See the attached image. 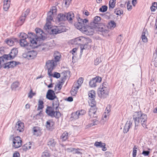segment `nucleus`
<instances>
[{
	"label": "nucleus",
	"instance_id": "f257e3e1",
	"mask_svg": "<svg viewBox=\"0 0 157 157\" xmlns=\"http://www.w3.org/2000/svg\"><path fill=\"white\" fill-rule=\"evenodd\" d=\"M35 30L36 33V36L33 33L29 34V38L30 42V46L32 48L40 46V49L42 50L47 49V45L42 42V41L46 38V35L40 28H36Z\"/></svg>",
	"mask_w": 157,
	"mask_h": 157
},
{
	"label": "nucleus",
	"instance_id": "f03ea898",
	"mask_svg": "<svg viewBox=\"0 0 157 157\" xmlns=\"http://www.w3.org/2000/svg\"><path fill=\"white\" fill-rule=\"evenodd\" d=\"M133 119L135 124V129H136V127L139 125L140 123L144 127H146L147 117L146 114H142L140 112H136L133 115Z\"/></svg>",
	"mask_w": 157,
	"mask_h": 157
},
{
	"label": "nucleus",
	"instance_id": "7ed1b4c3",
	"mask_svg": "<svg viewBox=\"0 0 157 157\" xmlns=\"http://www.w3.org/2000/svg\"><path fill=\"white\" fill-rule=\"evenodd\" d=\"M75 27L84 33L87 34L88 33V21L86 19H83L80 17L78 19V22L74 24Z\"/></svg>",
	"mask_w": 157,
	"mask_h": 157
},
{
	"label": "nucleus",
	"instance_id": "20e7f679",
	"mask_svg": "<svg viewBox=\"0 0 157 157\" xmlns=\"http://www.w3.org/2000/svg\"><path fill=\"white\" fill-rule=\"evenodd\" d=\"M109 88L108 84L106 82H103L100 85L99 88L98 94L101 98H105L108 95Z\"/></svg>",
	"mask_w": 157,
	"mask_h": 157
},
{
	"label": "nucleus",
	"instance_id": "39448f33",
	"mask_svg": "<svg viewBox=\"0 0 157 157\" xmlns=\"http://www.w3.org/2000/svg\"><path fill=\"white\" fill-rule=\"evenodd\" d=\"M101 20V17L99 16H96L94 17V21L91 23L90 26H89V35H93L94 33V29H96L98 22Z\"/></svg>",
	"mask_w": 157,
	"mask_h": 157
},
{
	"label": "nucleus",
	"instance_id": "423d86ee",
	"mask_svg": "<svg viewBox=\"0 0 157 157\" xmlns=\"http://www.w3.org/2000/svg\"><path fill=\"white\" fill-rule=\"evenodd\" d=\"M54 108L50 106H48L46 109V113L48 115L52 117L59 118L60 117V113L59 112L54 111Z\"/></svg>",
	"mask_w": 157,
	"mask_h": 157
},
{
	"label": "nucleus",
	"instance_id": "0eeeda50",
	"mask_svg": "<svg viewBox=\"0 0 157 157\" xmlns=\"http://www.w3.org/2000/svg\"><path fill=\"white\" fill-rule=\"evenodd\" d=\"M57 65V63L54 60H48L46 63V66L48 69V74L51 75V71Z\"/></svg>",
	"mask_w": 157,
	"mask_h": 157
},
{
	"label": "nucleus",
	"instance_id": "6e6552de",
	"mask_svg": "<svg viewBox=\"0 0 157 157\" xmlns=\"http://www.w3.org/2000/svg\"><path fill=\"white\" fill-rule=\"evenodd\" d=\"M18 53V50L17 48H13L11 50L9 54L4 55L3 56L5 60H10L13 59L17 55Z\"/></svg>",
	"mask_w": 157,
	"mask_h": 157
},
{
	"label": "nucleus",
	"instance_id": "1a4fd4ad",
	"mask_svg": "<svg viewBox=\"0 0 157 157\" xmlns=\"http://www.w3.org/2000/svg\"><path fill=\"white\" fill-rule=\"evenodd\" d=\"M37 55V52L35 51H31L28 52L23 55V56L25 58L29 59H31L35 58Z\"/></svg>",
	"mask_w": 157,
	"mask_h": 157
},
{
	"label": "nucleus",
	"instance_id": "9d476101",
	"mask_svg": "<svg viewBox=\"0 0 157 157\" xmlns=\"http://www.w3.org/2000/svg\"><path fill=\"white\" fill-rule=\"evenodd\" d=\"M12 146L15 148H18L22 145V141L21 138L18 136L14 137L13 141Z\"/></svg>",
	"mask_w": 157,
	"mask_h": 157
},
{
	"label": "nucleus",
	"instance_id": "9b49d317",
	"mask_svg": "<svg viewBox=\"0 0 157 157\" xmlns=\"http://www.w3.org/2000/svg\"><path fill=\"white\" fill-rule=\"evenodd\" d=\"M88 39L81 36L76 38L72 40V43L75 44H81L82 42L88 43Z\"/></svg>",
	"mask_w": 157,
	"mask_h": 157
},
{
	"label": "nucleus",
	"instance_id": "f8f14e48",
	"mask_svg": "<svg viewBox=\"0 0 157 157\" xmlns=\"http://www.w3.org/2000/svg\"><path fill=\"white\" fill-rule=\"evenodd\" d=\"M102 80L101 77L98 76L93 78L89 82V84L91 87H95L97 86V84L100 83Z\"/></svg>",
	"mask_w": 157,
	"mask_h": 157
},
{
	"label": "nucleus",
	"instance_id": "ddd939ff",
	"mask_svg": "<svg viewBox=\"0 0 157 157\" xmlns=\"http://www.w3.org/2000/svg\"><path fill=\"white\" fill-rule=\"evenodd\" d=\"M96 103L94 104L92 103H89L90 108H89L90 109L89 110V115L91 117H94V115L95 114L97 111V109L95 106Z\"/></svg>",
	"mask_w": 157,
	"mask_h": 157
},
{
	"label": "nucleus",
	"instance_id": "4468645a",
	"mask_svg": "<svg viewBox=\"0 0 157 157\" xmlns=\"http://www.w3.org/2000/svg\"><path fill=\"white\" fill-rule=\"evenodd\" d=\"M53 33L56 34L66 31V29L65 27L59 26L56 27V28L52 29Z\"/></svg>",
	"mask_w": 157,
	"mask_h": 157
},
{
	"label": "nucleus",
	"instance_id": "2eb2a0df",
	"mask_svg": "<svg viewBox=\"0 0 157 157\" xmlns=\"http://www.w3.org/2000/svg\"><path fill=\"white\" fill-rule=\"evenodd\" d=\"M46 98L50 100H53L56 98L55 95L54 91L51 90H48L47 95Z\"/></svg>",
	"mask_w": 157,
	"mask_h": 157
},
{
	"label": "nucleus",
	"instance_id": "dca6fc26",
	"mask_svg": "<svg viewBox=\"0 0 157 157\" xmlns=\"http://www.w3.org/2000/svg\"><path fill=\"white\" fill-rule=\"evenodd\" d=\"M24 124L21 121H19L17 123L16 125V129L19 132H22L24 131Z\"/></svg>",
	"mask_w": 157,
	"mask_h": 157
},
{
	"label": "nucleus",
	"instance_id": "f3484780",
	"mask_svg": "<svg viewBox=\"0 0 157 157\" xmlns=\"http://www.w3.org/2000/svg\"><path fill=\"white\" fill-rule=\"evenodd\" d=\"M132 121H127L124 128L123 132L124 133H126L129 131V129L132 126Z\"/></svg>",
	"mask_w": 157,
	"mask_h": 157
},
{
	"label": "nucleus",
	"instance_id": "a211bd4d",
	"mask_svg": "<svg viewBox=\"0 0 157 157\" xmlns=\"http://www.w3.org/2000/svg\"><path fill=\"white\" fill-rule=\"evenodd\" d=\"M95 91L94 90H91L89 92V98H91V99H90V100L91 101V103H92L94 104L96 103L95 100Z\"/></svg>",
	"mask_w": 157,
	"mask_h": 157
},
{
	"label": "nucleus",
	"instance_id": "6ab92c4d",
	"mask_svg": "<svg viewBox=\"0 0 157 157\" xmlns=\"http://www.w3.org/2000/svg\"><path fill=\"white\" fill-rule=\"evenodd\" d=\"M41 129L38 127H34L33 128V135L36 136H40L41 134Z\"/></svg>",
	"mask_w": 157,
	"mask_h": 157
},
{
	"label": "nucleus",
	"instance_id": "aec40b11",
	"mask_svg": "<svg viewBox=\"0 0 157 157\" xmlns=\"http://www.w3.org/2000/svg\"><path fill=\"white\" fill-rule=\"evenodd\" d=\"M94 145L97 147L102 148V150L103 151H105L107 149L105 147V144L101 142H96L94 143Z\"/></svg>",
	"mask_w": 157,
	"mask_h": 157
},
{
	"label": "nucleus",
	"instance_id": "412c9836",
	"mask_svg": "<svg viewBox=\"0 0 157 157\" xmlns=\"http://www.w3.org/2000/svg\"><path fill=\"white\" fill-rule=\"evenodd\" d=\"M29 12V10H27L26 11L23 13L22 16L19 19V21L21 22V24L22 25L24 22L26 16L28 15V13Z\"/></svg>",
	"mask_w": 157,
	"mask_h": 157
},
{
	"label": "nucleus",
	"instance_id": "4be33fe9",
	"mask_svg": "<svg viewBox=\"0 0 157 157\" xmlns=\"http://www.w3.org/2000/svg\"><path fill=\"white\" fill-rule=\"evenodd\" d=\"M54 122L52 120H48L46 122V126L47 129H50L53 126Z\"/></svg>",
	"mask_w": 157,
	"mask_h": 157
},
{
	"label": "nucleus",
	"instance_id": "5701e85b",
	"mask_svg": "<svg viewBox=\"0 0 157 157\" xmlns=\"http://www.w3.org/2000/svg\"><path fill=\"white\" fill-rule=\"evenodd\" d=\"M54 58L53 60L57 63V62L59 61L60 60L61 57V55L58 52H56L54 54Z\"/></svg>",
	"mask_w": 157,
	"mask_h": 157
},
{
	"label": "nucleus",
	"instance_id": "b1692460",
	"mask_svg": "<svg viewBox=\"0 0 157 157\" xmlns=\"http://www.w3.org/2000/svg\"><path fill=\"white\" fill-rule=\"evenodd\" d=\"M83 79L82 77H80L77 81V82L75 83L74 85L78 87L79 88L83 82Z\"/></svg>",
	"mask_w": 157,
	"mask_h": 157
},
{
	"label": "nucleus",
	"instance_id": "393cba45",
	"mask_svg": "<svg viewBox=\"0 0 157 157\" xmlns=\"http://www.w3.org/2000/svg\"><path fill=\"white\" fill-rule=\"evenodd\" d=\"M57 18L59 21H65L67 20L66 13L64 14H59L58 15Z\"/></svg>",
	"mask_w": 157,
	"mask_h": 157
},
{
	"label": "nucleus",
	"instance_id": "a878e982",
	"mask_svg": "<svg viewBox=\"0 0 157 157\" xmlns=\"http://www.w3.org/2000/svg\"><path fill=\"white\" fill-rule=\"evenodd\" d=\"M67 19L69 21H71L74 18V15L72 12H71L66 13Z\"/></svg>",
	"mask_w": 157,
	"mask_h": 157
},
{
	"label": "nucleus",
	"instance_id": "bb28decb",
	"mask_svg": "<svg viewBox=\"0 0 157 157\" xmlns=\"http://www.w3.org/2000/svg\"><path fill=\"white\" fill-rule=\"evenodd\" d=\"M79 88L78 87L73 85V87L71 91V93L73 96H75L77 94L78 90Z\"/></svg>",
	"mask_w": 157,
	"mask_h": 157
},
{
	"label": "nucleus",
	"instance_id": "cd10ccee",
	"mask_svg": "<svg viewBox=\"0 0 157 157\" xmlns=\"http://www.w3.org/2000/svg\"><path fill=\"white\" fill-rule=\"evenodd\" d=\"M19 43L21 47H24L28 46L29 44L26 39H20Z\"/></svg>",
	"mask_w": 157,
	"mask_h": 157
},
{
	"label": "nucleus",
	"instance_id": "c85d7f7f",
	"mask_svg": "<svg viewBox=\"0 0 157 157\" xmlns=\"http://www.w3.org/2000/svg\"><path fill=\"white\" fill-rule=\"evenodd\" d=\"M80 150L79 149H75L73 148H70L67 149V151L68 152H73L74 153H79Z\"/></svg>",
	"mask_w": 157,
	"mask_h": 157
},
{
	"label": "nucleus",
	"instance_id": "c756f323",
	"mask_svg": "<svg viewBox=\"0 0 157 157\" xmlns=\"http://www.w3.org/2000/svg\"><path fill=\"white\" fill-rule=\"evenodd\" d=\"M54 100L52 103L53 108L57 109L59 105V103L58 98H56L55 99H54Z\"/></svg>",
	"mask_w": 157,
	"mask_h": 157
},
{
	"label": "nucleus",
	"instance_id": "7c9ffc66",
	"mask_svg": "<svg viewBox=\"0 0 157 157\" xmlns=\"http://www.w3.org/2000/svg\"><path fill=\"white\" fill-rule=\"evenodd\" d=\"M90 121L92 122H90V123L89 124V127L97 125L99 123L98 121L96 119L93 120H90Z\"/></svg>",
	"mask_w": 157,
	"mask_h": 157
},
{
	"label": "nucleus",
	"instance_id": "2f4dec72",
	"mask_svg": "<svg viewBox=\"0 0 157 157\" xmlns=\"http://www.w3.org/2000/svg\"><path fill=\"white\" fill-rule=\"evenodd\" d=\"M116 0H110L109 2V9H113L115 6L116 1Z\"/></svg>",
	"mask_w": 157,
	"mask_h": 157
},
{
	"label": "nucleus",
	"instance_id": "473e14b6",
	"mask_svg": "<svg viewBox=\"0 0 157 157\" xmlns=\"http://www.w3.org/2000/svg\"><path fill=\"white\" fill-rule=\"evenodd\" d=\"M68 138V134L67 132H64L61 136V139L62 140V141L66 140Z\"/></svg>",
	"mask_w": 157,
	"mask_h": 157
},
{
	"label": "nucleus",
	"instance_id": "72a5a7b5",
	"mask_svg": "<svg viewBox=\"0 0 157 157\" xmlns=\"http://www.w3.org/2000/svg\"><path fill=\"white\" fill-rule=\"evenodd\" d=\"M116 26V24L113 21H111L108 24V27L111 29H113Z\"/></svg>",
	"mask_w": 157,
	"mask_h": 157
},
{
	"label": "nucleus",
	"instance_id": "f704fd0d",
	"mask_svg": "<svg viewBox=\"0 0 157 157\" xmlns=\"http://www.w3.org/2000/svg\"><path fill=\"white\" fill-rule=\"evenodd\" d=\"M20 39H26L29 37V35L28 36L25 33H21L19 36Z\"/></svg>",
	"mask_w": 157,
	"mask_h": 157
},
{
	"label": "nucleus",
	"instance_id": "c9c22d12",
	"mask_svg": "<svg viewBox=\"0 0 157 157\" xmlns=\"http://www.w3.org/2000/svg\"><path fill=\"white\" fill-rule=\"evenodd\" d=\"M56 144V142L53 139H50L48 142V145L50 147H54Z\"/></svg>",
	"mask_w": 157,
	"mask_h": 157
},
{
	"label": "nucleus",
	"instance_id": "e433bc0d",
	"mask_svg": "<svg viewBox=\"0 0 157 157\" xmlns=\"http://www.w3.org/2000/svg\"><path fill=\"white\" fill-rule=\"evenodd\" d=\"M19 85V83L18 82H13L11 86L12 89L13 90H15L18 87Z\"/></svg>",
	"mask_w": 157,
	"mask_h": 157
},
{
	"label": "nucleus",
	"instance_id": "4c0bfd02",
	"mask_svg": "<svg viewBox=\"0 0 157 157\" xmlns=\"http://www.w3.org/2000/svg\"><path fill=\"white\" fill-rule=\"evenodd\" d=\"M157 9V3L154 2L152 3V6L150 7V9L152 12H154Z\"/></svg>",
	"mask_w": 157,
	"mask_h": 157
},
{
	"label": "nucleus",
	"instance_id": "58836bf2",
	"mask_svg": "<svg viewBox=\"0 0 157 157\" xmlns=\"http://www.w3.org/2000/svg\"><path fill=\"white\" fill-rule=\"evenodd\" d=\"M5 42L10 46H12L14 44L13 40L11 39H7L5 40Z\"/></svg>",
	"mask_w": 157,
	"mask_h": 157
},
{
	"label": "nucleus",
	"instance_id": "ea45409f",
	"mask_svg": "<svg viewBox=\"0 0 157 157\" xmlns=\"http://www.w3.org/2000/svg\"><path fill=\"white\" fill-rule=\"evenodd\" d=\"M63 85V82H59V83L55 86V90L58 89V90H60L62 88V86Z\"/></svg>",
	"mask_w": 157,
	"mask_h": 157
},
{
	"label": "nucleus",
	"instance_id": "a19ab883",
	"mask_svg": "<svg viewBox=\"0 0 157 157\" xmlns=\"http://www.w3.org/2000/svg\"><path fill=\"white\" fill-rule=\"evenodd\" d=\"M43 104L44 102L40 100L39 101L37 108L38 110L44 108Z\"/></svg>",
	"mask_w": 157,
	"mask_h": 157
},
{
	"label": "nucleus",
	"instance_id": "79ce46f5",
	"mask_svg": "<svg viewBox=\"0 0 157 157\" xmlns=\"http://www.w3.org/2000/svg\"><path fill=\"white\" fill-rule=\"evenodd\" d=\"M7 60H5V62L3 63V65H5L4 68H9L12 67L11 66V64H10V62L6 63Z\"/></svg>",
	"mask_w": 157,
	"mask_h": 157
},
{
	"label": "nucleus",
	"instance_id": "37998d69",
	"mask_svg": "<svg viewBox=\"0 0 157 157\" xmlns=\"http://www.w3.org/2000/svg\"><path fill=\"white\" fill-rule=\"evenodd\" d=\"M54 15L52 14L51 12H49L48 13L47 17L46 19L47 21H52L53 20V17Z\"/></svg>",
	"mask_w": 157,
	"mask_h": 157
},
{
	"label": "nucleus",
	"instance_id": "c03bdc74",
	"mask_svg": "<svg viewBox=\"0 0 157 157\" xmlns=\"http://www.w3.org/2000/svg\"><path fill=\"white\" fill-rule=\"evenodd\" d=\"M10 3L4 2L3 9L5 11H7L10 7Z\"/></svg>",
	"mask_w": 157,
	"mask_h": 157
},
{
	"label": "nucleus",
	"instance_id": "a18cd8bd",
	"mask_svg": "<svg viewBox=\"0 0 157 157\" xmlns=\"http://www.w3.org/2000/svg\"><path fill=\"white\" fill-rule=\"evenodd\" d=\"M52 71H51V75H48L49 76H52L53 77L56 78H58L60 77V75L59 73L58 72H55L54 74H52Z\"/></svg>",
	"mask_w": 157,
	"mask_h": 157
},
{
	"label": "nucleus",
	"instance_id": "49530a36",
	"mask_svg": "<svg viewBox=\"0 0 157 157\" xmlns=\"http://www.w3.org/2000/svg\"><path fill=\"white\" fill-rule=\"evenodd\" d=\"M46 23L45 25V27L46 29H49L51 28V21H47L46 20Z\"/></svg>",
	"mask_w": 157,
	"mask_h": 157
},
{
	"label": "nucleus",
	"instance_id": "de8ad7c7",
	"mask_svg": "<svg viewBox=\"0 0 157 157\" xmlns=\"http://www.w3.org/2000/svg\"><path fill=\"white\" fill-rule=\"evenodd\" d=\"M77 113L78 114L79 116L83 115L86 113V111L83 109L78 110L77 111Z\"/></svg>",
	"mask_w": 157,
	"mask_h": 157
},
{
	"label": "nucleus",
	"instance_id": "09e8293b",
	"mask_svg": "<svg viewBox=\"0 0 157 157\" xmlns=\"http://www.w3.org/2000/svg\"><path fill=\"white\" fill-rule=\"evenodd\" d=\"M107 6H103L100 9L99 11L101 12H105L107 10Z\"/></svg>",
	"mask_w": 157,
	"mask_h": 157
},
{
	"label": "nucleus",
	"instance_id": "8fccbe9b",
	"mask_svg": "<svg viewBox=\"0 0 157 157\" xmlns=\"http://www.w3.org/2000/svg\"><path fill=\"white\" fill-rule=\"evenodd\" d=\"M105 29V28L103 27H98L97 26L96 27V29H94V32L95 31H98L99 32H102L103 30Z\"/></svg>",
	"mask_w": 157,
	"mask_h": 157
},
{
	"label": "nucleus",
	"instance_id": "3c124183",
	"mask_svg": "<svg viewBox=\"0 0 157 157\" xmlns=\"http://www.w3.org/2000/svg\"><path fill=\"white\" fill-rule=\"evenodd\" d=\"M101 62V61L100 58H97L94 61V64L97 65Z\"/></svg>",
	"mask_w": 157,
	"mask_h": 157
},
{
	"label": "nucleus",
	"instance_id": "603ef678",
	"mask_svg": "<svg viewBox=\"0 0 157 157\" xmlns=\"http://www.w3.org/2000/svg\"><path fill=\"white\" fill-rule=\"evenodd\" d=\"M72 116L73 118L75 120L78 119V118H79L80 117L78 114L77 113V111H76L75 113H73L72 114Z\"/></svg>",
	"mask_w": 157,
	"mask_h": 157
},
{
	"label": "nucleus",
	"instance_id": "864d4df0",
	"mask_svg": "<svg viewBox=\"0 0 157 157\" xmlns=\"http://www.w3.org/2000/svg\"><path fill=\"white\" fill-rule=\"evenodd\" d=\"M77 48H73L71 52L72 54L73 55V56L72 57V58H73L74 56H75L77 55Z\"/></svg>",
	"mask_w": 157,
	"mask_h": 157
},
{
	"label": "nucleus",
	"instance_id": "5fc2aeb1",
	"mask_svg": "<svg viewBox=\"0 0 157 157\" xmlns=\"http://www.w3.org/2000/svg\"><path fill=\"white\" fill-rule=\"evenodd\" d=\"M137 147H136V146H135L133 148L132 156L133 157H136V155L137 152Z\"/></svg>",
	"mask_w": 157,
	"mask_h": 157
},
{
	"label": "nucleus",
	"instance_id": "6e6d98bb",
	"mask_svg": "<svg viewBox=\"0 0 157 157\" xmlns=\"http://www.w3.org/2000/svg\"><path fill=\"white\" fill-rule=\"evenodd\" d=\"M141 39L144 42L146 43L147 42V36L142 35Z\"/></svg>",
	"mask_w": 157,
	"mask_h": 157
},
{
	"label": "nucleus",
	"instance_id": "4d7b16f0",
	"mask_svg": "<svg viewBox=\"0 0 157 157\" xmlns=\"http://www.w3.org/2000/svg\"><path fill=\"white\" fill-rule=\"evenodd\" d=\"M56 11L57 10L56 8L55 7H53L49 12H51L52 14L54 15V14L56 13Z\"/></svg>",
	"mask_w": 157,
	"mask_h": 157
},
{
	"label": "nucleus",
	"instance_id": "13d9d810",
	"mask_svg": "<svg viewBox=\"0 0 157 157\" xmlns=\"http://www.w3.org/2000/svg\"><path fill=\"white\" fill-rule=\"evenodd\" d=\"M110 105H108V106L106 107V109L105 110V113L109 114V113L110 111Z\"/></svg>",
	"mask_w": 157,
	"mask_h": 157
},
{
	"label": "nucleus",
	"instance_id": "bf43d9fd",
	"mask_svg": "<svg viewBox=\"0 0 157 157\" xmlns=\"http://www.w3.org/2000/svg\"><path fill=\"white\" fill-rule=\"evenodd\" d=\"M109 31L108 30L105 29L101 33L104 36H106L108 33Z\"/></svg>",
	"mask_w": 157,
	"mask_h": 157
},
{
	"label": "nucleus",
	"instance_id": "052dcab7",
	"mask_svg": "<svg viewBox=\"0 0 157 157\" xmlns=\"http://www.w3.org/2000/svg\"><path fill=\"white\" fill-rule=\"evenodd\" d=\"M105 156L111 157L113 156L112 154L109 151H106L105 152Z\"/></svg>",
	"mask_w": 157,
	"mask_h": 157
},
{
	"label": "nucleus",
	"instance_id": "680f3d73",
	"mask_svg": "<svg viewBox=\"0 0 157 157\" xmlns=\"http://www.w3.org/2000/svg\"><path fill=\"white\" fill-rule=\"evenodd\" d=\"M24 147H26L27 149H30L31 147V144L30 142L28 144H26L24 145Z\"/></svg>",
	"mask_w": 157,
	"mask_h": 157
},
{
	"label": "nucleus",
	"instance_id": "e2e57ef3",
	"mask_svg": "<svg viewBox=\"0 0 157 157\" xmlns=\"http://www.w3.org/2000/svg\"><path fill=\"white\" fill-rule=\"evenodd\" d=\"M42 157H50L49 153L47 152H44L42 153Z\"/></svg>",
	"mask_w": 157,
	"mask_h": 157
},
{
	"label": "nucleus",
	"instance_id": "0e129e2a",
	"mask_svg": "<svg viewBox=\"0 0 157 157\" xmlns=\"http://www.w3.org/2000/svg\"><path fill=\"white\" fill-rule=\"evenodd\" d=\"M127 9L129 11H130L132 9V6L130 5V2H128L127 4Z\"/></svg>",
	"mask_w": 157,
	"mask_h": 157
},
{
	"label": "nucleus",
	"instance_id": "69168bd1",
	"mask_svg": "<svg viewBox=\"0 0 157 157\" xmlns=\"http://www.w3.org/2000/svg\"><path fill=\"white\" fill-rule=\"evenodd\" d=\"M5 59H4V58L2 56V57H0V65L1 66L3 65V63L5 62Z\"/></svg>",
	"mask_w": 157,
	"mask_h": 157
},
{
	"label": "nucleus",
	"instance_id": "338daca9",
	"mask_svg": "<svg viewBox=\"0 0 157 157\" xmlns=\"http://www.w3.org/2000/svg\"><path fill=\"white\" fill-rule=\"evenodd\" d=\"M123 38L121 37V35H120L117 37V42L119 43H121L122 40Z\"/></svg>",
	"mask_w": 157,
	"mask_h": 157
},
{
	"label": "nucleus",
	"instance_id": "774afa93",
	"mask_svg": "<svg viewBox=\"0 0 157 157\" xmlns=\"http://www.w3.org/2000/svg\"><path fill=\"white\" fill-rule=\"evenodd\" d=\"M154 30L155 32V33H157V16L156 17V22L155 23V26L154 27Z\"/></svg>",
	"mask_w": 157,
	"mask_h": 157
}]
</instances>
